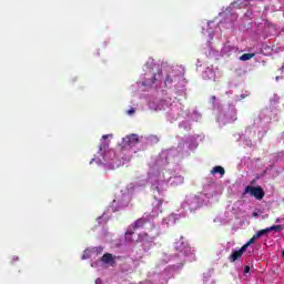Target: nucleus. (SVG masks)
Listing matches in <instances>:
<instances>
[{"label":"nucleus","mask_w":284,"mask_h":284,"mask_svg":"<svg viewBox=\"0 0 284 284\" xmlns=\"http://www.w3.org/2000/svg\"><path fill=\"white\" fill-rule=\"evenodd\" d=\"M13 261H19V257L18 256L13 257Z\"/></svg>","instance_id":"obj_23"},{"label":"nucleus","mask_w":284,"mask_h":284,"mask_svg":"<svg viewBox=\"0 0 284 284\" xmlns=\"http://www.w3.org/2000/svg\"><path fill=\"white\" fill-rule=\"evenodd\" d=\"M151 83H156V75L153 77Z\"/></svg>","instance_id":"obj_18"},{"label":"nucleus","mask_w":284,"mask_h":284,"mask_svg":"<svg viewBox=\"0 0 284 284\" xmlns=\"http://www.w3.org/2000/svg\"><path fill=\"white\" fill-rule=\"evenodd\" d=\"M256 239L258 237H256V234H254L253 237H251L242 247H244V250L247 252V247H250V245H252Z\"/></svg>","instance_id":"obj_10"},{"label":"nucleus","mask_w":284,"mask_h":284,"mask_svg":"<svg viewBox=\"0 0 284 284\" xmlns=\"http://www.w3.org/2000/svg\"><path fill=\"white\" fill-rule=\"evenodd\" d=\"M151 141H153V143H159V136L152 135Z\"/></svg>","instance_id":"obj_15"},{"label":"nucleus","mask_w":284,"mask_h":284,"mask_svg":"<svg viewBox=\"0 0 284 284\" xmlns=\"http://www.w3.org/2000/svg\"><path fill=\"white\" fill-rule=\"evenodd\" d=\"M112 134L102 135L99 144L98 155L92 160L98 163V165H105L108 163V150L110 149V139Z\"/></svg>","instance_id":"obj_1"},{"label":"nucleus","mask_w":284,"mask_h":284,"mask_svg":"<svg viewBox=\"0 0 284 284\" xmlns=\"http://www.w3.org/2000/svg\"><path fill=\"white\" fill-rule=\"evenodd\" d=\"M146 223H150V220H148V217L142 216L138 220H135L126 230L125 232V239L126 241H129L130 243H134V240H132V236L134 234V232L136 230H141L143 227H145Z\"/></svg>","instance_id":"obj_2"},{"label":"nucleus","mask_w":284,"mask_h":284,"mask_svg":"<svg viewBox=\"0 0 284 284\" xmlns=\"http://www.w3.org/2000/svg\"><path fill=\"white\" fill-rule=\"evenodd\" d=\"M264 234H270V230H268L267 227L257 231V232L255 233V237L261 239V236H264Z\"/></svg>","instance_id":"obj_12"},{"label":"nucleus","mask_w":284,"mask_h":284,"mask_svg":"<svg viewBox=\"0 0 284 284\" xmlns=\"http://www.w3.org/2000/svg\"><path fill=\"white\" fill-rule=\"evenodd\" d=\"M134 112H136V110L130 109V110L128 111V114L132 115V114H134Z\"/></svg>","instance_id":"obj_17"},{"label":"nucleus","mask_w":284,"mask_h":284,"mask_svg":"<svg viewBox=\"0 0 284 284\" xmlns=\"http://www.w3.org/2000/svg\"><path fill=\"white\" fill-rule=\"evenodd\" d=\"M95 283H97V284L101 283V280H99V278H98V280H95Z\"/></svg>","instance_id":"obj_21"},{"label":"nucleus","mask_w":284,"mask_h":284,"mask_svg":"<svg viewBox=\"0 0 284 284\" xmlns=\"http://www.w3.org/2000/svg\"><path fill=\"white\" fill-rule=\"evenodd\" d=\"M136 243H141L142 247H152V243H154V237L150 236L148 233H140L138 235Z\"/></svg>","instance_id":"obj_4"},{"label":"nucleus","mask_w":284,"mask_h":284,"mask_svg":"<svg viewBox=\"0 0 284 284\" xmlns=\"http://www.w3.org/2000/svg\"><path fill=\"white\" fill-rule=\"evenodd\" d=\"M155 191L161 194V189L159 186L155 187Z\"/></svg>","instance_id":"obj_19"},{"label":"nucleus","mask_w":284,"mask_h":284,"mask_svg":"<svg viewBox=\"0 0 284 284\" xmlns=\"http://www.w3.org/2000/svg\"><path fill=\"white\" fill-rule=\"evenodd\" d=\"M211 174H221V176H225V169L221 165L214 166L211 170Z\"/></svg>","instance_id":"obj_8"},{"label":"nucleus","mask_w":284,"mask_h":284,"mask_svg":"<svg viewBox=\"0 0 284 284\" xmlns=\"http://www.w3.org/2000/svg\"><path fill=\"white\" fill-rule=\"evenodd\" d=\"M244 194H250L251 196H254L257 201H263L265 197V191H263V187L261 186H252L247 185L245 187Z\"/></svg>","instance_id":"obj_3"},{"label":"nucleus","mask_w":284,"mask_h":284,"mask_svg":"<svg viewBox=\"0 0 284 284\" xmlns=\"http://www.w3.org/2000/svg\"><path fill=\"white\" fill-rule=\"evenodd\" d=\"M253 216H258V213L254 212V213H253Z\"/></svg>","instance_id":"obj_22"},{"label":"nucleus","mask_w":284,"mask_h":284,"mask_svg":"<svg viewBox=\"0 0 284 284\" xmlns=\"http://www.w3.org/2000/svg\"><path fill=\"white\" fill-rule=\"evenodd\" d=\"M153 205L154 207H158V210H161V206L163 205V200L155 199Z\"/></svg>","instance_id":"obj_14"},{"label":"nucleus","mask_w":284,"mask_h":284,"mask_svg":"<svg viewBox=\"0 0 284 284\" xmlns=\"http://www.w3.org/2000/svg\"><path fill=\"white\" fill-rule=\"evenodd\" d=\"M211 99L213 102L216 101V95H213Z\"/></svg>","instance_id":"obj_20"},{"label":"nucleus","mask_w":284,"mask_h":284,"mask_svg":"<svg viewBox=\"0 0 284 284\" xmlns=\"http://www.w3.org/2000/svg\"><path fill=\"white\" fill-rule=\"evenodd\" d=\"M268 232H283V225H273L267 227Z\"/></svg>","instance_id":"obj_13"},{"label":"nucleus","mask_w":284,"mask_h":284,"mask_svg":"<svg viewBox=\"0 0 284 284\" xmlns=\"http://www.w3.org/2000/svg\"><path fill=\"white\" fill-rule=\"evenodd\" d=\"M124 145L129 148H134L139 143V135L138 134H130L123 138Z\"/></svg>","instance_id":"obj_5"},{"label":"nucleus","mask_w":284,"mask_h":284,"mask_svg":"<svg viewBox=\"0 0 284 284\" xmlns=\"http://www.w3.org/2000/svg\"><path fill=\"white\" fill-rule=\"evenodd\" d=\"M256 54L254 53H244L240 57V61H250V59H254Z\"/></svg>","instance_id":"obj_9"},{"label":"nucleus","mask_w":284,"mask_h":284,"mask_svg":"<svg viewBox=\"0 0 284 284\" xmlns=\"http://www.w3.org/2000/svg\"><path fill=\"white\" fill-rule=\"evenodd\" d=\"M282 256H283V258H284V251L282 252Z\"/></svg>","instance_id":"obj_24"},{"label":"nucleus","mask_w":284,"mask_h":284,"mask_svg":"<svg viewBox=\"0 0 284 284\" xmlns=\"http://www.w3.org/2000/svg\"><path fill=\"white\" fill-rule=\"evenodd\" d=\"M172 83H174L172 75H166L165 81H164L165 88H172Z\"/></svg>","instance_id":"obj_11"},{"label":"nucleus","mask_w":284,"mask_h":284,"mask_svg":"<svg viewBox=\"0 0 284 284\" xmlns=\"http://www.w3.org/2000/svg\"><path fill=\"white\" fill-rule=\"evenodd\" d=\"M244 274H250V266L244 267Z\"/></svg>","instance_id":"obj_16"},{"label":"nucleus","mask_w":284,"mask_h":284,"mask_svg":"<svg viewBox=\"0 0 284 284\" xmlns=\"http://www.w3.org/2000/svg\"><path fill=\"white\" fill-rule=\"evenodd\" d=\"M245 252L246 251L243 246L237 251H233L232 254L229 256L230 263H235V261H239V258H241V256H243Z\"/></svg>","instance_id":"obj_6"},{"label":"nucleus","mask_w":284,"mask_h":284,"mask_svg":"<svg viewBox=\"0 0 284 284\" xmlns=\"http://www.w3.org/2000/svg\"><path fill=\"white\" fill-rule=\"evenodd\" d=\"M102 263L111 264L114 263V256H112V253H105L101 257Z\"/></svg>","instance_id":"obj_7"}]
</instances>
